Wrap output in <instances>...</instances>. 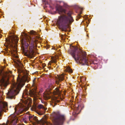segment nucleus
Listing matches in <instances>:
<instances>
[{
  "instance_id": "7ed1b4c3",
  "label": "nucleus",
  "mask_w": 125,
  "mask_h": 125,
  "mask_svg": "<svg viewBox=\"0 0 125 125\" xmlns=\"http://www.w3.org/2000/svg\"><path fill=\"white\" fill-rule=\"evenodd\" d=\"M21 34V39L22 42H23L22 46L23 47V49H28V47H29V48L30 51L29 53L26 54V56L30 58H31L34 56L35 53L34 49L35 48V47H36V45H35V46H34V44L35 43V40H32L30 37V40L28 39V42L24 41L23 42V37H24V36H26L27 35L23 32H22Z\"/></svg>"
},
{
  "instance_id": "c9c22d12",
  "label": "nucleus",
  "mask_w": 125,
  "mask_h": 125,
  "mask_svg": "<svg viewBox=\"0 0 125 125\" xmlns=\"http://www.w3.org/2000/svg\"><path fill=\"white\" fill-rule=\"evenodd\" d=\"M32 94H34V93H33V92H32Z\"/></svg>"
},
{
  "instance_id": "0eeeda50",
  "label": "nucleus",
  "mask_w": 125,
  "mask_h": 125,
  "mask_svg": "<svg viewBox=\"0 0 125 125\" xmlns=\"http://www.w3.org/2000/svg\"><path fill=\"white\" fill-rule=\"evenodd\" d=\"M56 9L58 13L60 15L58 17L57 25L59 29L62 31V7L61 6L57 5L56 7Z\"/></svg>"
},
{
  "instance_id": "ddd939ff",
  "label": "nucleus",
  "mask_w": 125,
  "mask_h": 125,
  "mask_svg": "<svg viewBox=\"0 0 125 125\" xmlns=\"http://www.w3.org/2000/svg\"><path fill=\"white\" fill-rule=\"evenodd\" d=\"M68 99V94L66 93V91H63V101H66Z\"/></svg>"
},
{
  "instance_id": "aec40b11",
  "label": "nucleus",
  "mask_w": 125,
  "mask_h": 125,
  "mask_svg": "<svg viewBox=\"0 0 125 125\" xmlns=\"http://www.w3.org/2000/svg\"><path fill=\"white\" fill-rule=\"evenodd\" d=\"M34 116L33 115H29V120L30 121H31L33 119Z\"/></svg>"
},
{
  "instance_id": "7c9ffc66",
  "label": "nucleus",
  "mask_w": 125,
  "mask_h": 125,
  "mask_svg": "<svg viewBox=\"0 0 125 125\" xmlns=\"http://www.w3.org/2000/svg\"><path fill=\"white\" fill-rule=\"evenodd\" d=\"M38 114L39 115H42V113H38Z\"/></svg>"
},
{
  "instance_id": "473e14b6",
  "label": "nucleus",
  "mask_w": 125,
  "mask_h": 125,
  "mask_svg": "<svg viewBox=\"0 0 125 125\" xmlns=\"http://www.w3.org/2000/svg\"><path fill=\"white\" fill-rule=\"evenodd\" d=\"M64 35H65V34H63V41L64 40V39L63 38Z\"/></svg>"
},
{
  "instance_id": "f03ea898",
  "label": "nucleus",
  "mask_w": 125,
  "mask_h": 125,
  "mask_svg": "<svg viewBox=\"0 0 125 125\" xmlns=\"http://www.w3.org/2000/svg\"><path fill=\"white\" fill-rule=\"evenodd\" d=\"M28 74L24 75L22 78L18 76L17 78V82L13 84V88L9 91L7 94L8 97L10 99H14L16 95L19 93L21 88L22 87L26 82H28L30 78L28 76Z\"/></svg>"
},
{
  "instance_id": "2eb2a0df",
  "label": "nucleus",
  "mask_w": 125,
  "mask_h": 125,
  "mask_svg": "<svg viewBox=\"0 0 125 125\" xmlns=\"http://www.w3.org/2000/svg\"><path fill=\"white\" fill-rule=\"evenodd\" d=\"M17 62H15V63L18 66L19 68H21L23 67L22 64L21 63L20 61L19 60H17Z\"/></svg>"
},
{
  "instance_id": "58836bf2",
  "label": "nucleus",
  "mask_w": 125,
  "mask_h": 125,
  "mask_svg": "<svg viewBox=\"0 0 125 125\" xmlns=\"http://www.w3.org/2000/svg\"><path fill=\"white\" fill-rule=\"evenodd\" d=\"M76 21H77V20H78V19H76Z\"/></svg>"
},
{
  "instance_id": "f8f14e48",
  "label": "nucleus",
  "mask_w": 125,
  "mask_h": 125,
  "mask_svg": "<svg viewBox=\"0 0 125 125\" xmlns=\"http://www.w3.org/2000/svg\"><path fill=\"white\" fill-rule=\"evenodd\" d=\"M7 106V104L6 103L1 102L0 103V113L4 111V109Z\"/></svg>"
},
{
  "instance_id": "5701e85b",
  "label": "nucleus",
  "mask_w": 125,
  "mask_h": 125,
  "mask_svg": "<svg viewBox=\"0 0 125 125\" xmlns=\"http://www.w3.org/2000/svg\"><path fill=\"white\" fill-rule=\"evenodd\" d=\"M43 1L45 2V4H49V1L48 0H42Z\"/></svg>"
},
{
  "instance_id": "4c0bfd02",
  "label": "nucleus",
  "mask_w": 125,
  "mask_h": 125,
  "mask_svg": "<svg viewBox=\"0 0 125 125\" xmlns=\"http://www.w3.org/2000/svg\"><path fill=\"white\" fill-rule=\"evenodd\" d=\"M23 121L24 120V118L23 119Z\"/></svg>"
},
{
  "instance_id": "2f4dec72",
  "label": "nucleus",
  "mask_w": 125,
  "mask_h": 125,
  "mask_svg": "<svg viewBox=\"0 0 125 125\" xmlns=\"http://www.w3.org/2000/svg\"><path fill=\"white\" fill-rule=\"evenodd\" d=\"M56 101L57 103H58L60 102V101L59 100H56Z\"/></svg>"
},
{
  "instance_id": "9d476101",
  "label": "nucleus",
  "mask_w": 125,
  "mask_h": 125,
  "mask_svg": "<svg viewBox=\"0 0 125 125\" xmlns=\"http://www.w3.org/2000/svg\"><path fill=\"white\" fill-rule=\"evenodd\" d=\"M74 106L75 107V109L76 111L74 113L75 115H74V116L75 117L79 113V111H80L83 107V106L82 104H76Z\"/></svg>"
},
{
  "instance_id": "cd10ccee",
  "label": "nucleus",
  "mask_w": 125,
  "mask_h": 125,
  "mask_svg": "<svg viewBox=\"0 0 125 125\" xmlns=\"http://www.w3.org/2000/svg\"><path fill=\"white\" fill-rule=\"evenodd\" d=\"M59 35H60V37H61V42H62V34H61V33H59Z\"/></svg>"
},
{
  "instance_id": "39448f33",
  "label": "nucleus",
  "mask_w": 125,
  "mask_h": 125,
  "mask_svg": "<svg viewBox=\"0 0 125 125\" xmlns=\"http://www.w3.org/2000/svg\"><path fill=\"white\" fill-rule=\"evenodd\" d=\"M72 13V11H70L66 12L65 10L63 9V31H66V29L69 28V25L74 21L71 16Z\"/></svg>"
},
{
  "instance_id": "c85d7f7f",
  "label": "nucleus",
  "mask_w": 125,
  "mask_h": 125,
  "mask_svg": "<svg viewBox=\"0 0 125 125\" xmlns=\"http://www.w3.org/2000/svg\"><path fill=\"white\" fill-rule=\"evenodd\" d=\"M36 79V78H34V79L33 80V85H34V81H35Z\"/></svg>"
},
{
  "instance_id": "ea45409f",
  "label": "nucleus",
  "mask_w": 125,
  "mask_h": 125,
  "mask_svg": "<svg viewBox=\"0 0 125 125\" xmlns=\"http://www.w3.org/2000/svg\"><path fill=\"white\" fill-rule=\"evenodd\" d=\"M64 48L65 49V47L64 46Z\"/></svg>"
},
{
  "instance_id": "e433bc0d",
  "label": "nucleus",
  "mask_w": 125,
  "mask_h": 125,
  "mask_svg": "<svg viewBox=\"0 0 125 125\" xmlns=\"http://www.w3.org/2000/svg\"><path fill=\"white\" fill-rule=\"evenodd\" d=\"M65 106H66L67 105V104H65Z\"/></svg>"
},
{
  "instance_id": "f257e3e1",
  "label": "nucleus",
  "mask_w": 125,
  "mask_h": 125,
  "mask_svg": "<svg viewBox=\"0 0 125 125\" xmlns=\"http://www.w3.org/2000/svg\"><path fill=\"white\" fill-rule=\"evenodd\" d=\"M71 53L72 56L77 62H79L82 65L89 66L90 64H96L97 62L96 60H87L85 55L76 46L70 45Z\"/></svg>"
},
{
  "instance_id": "9b49d317",
  "label": "nucleus",
  "mask_w": 125,
  "mask_h": 125,
  "mask_svg": "<svg viewBox=\"0 0 125 125\" xmlns=\"http://www.w3.org/2000/svg\"><path fill=\"white\" fill-rule=\"evenodd\" d=\"M56 81L55 82L57 84L61 85L60 83L62 80V73L61 74V75H57L55 77Z\"/></svg>"
},
{
  "instance_id": "bb28decb",
  "label": "nucleus",
  "mask_w": 125,
  "mask_h": 125,
  "mask_svg": "<svg viewBox=\"0 0 125 125\" xmlns=\"http://www.w3.org/2000/svg\"><path fill=\"white\" fill-rule=\"evenodd\" d=\"M63 122L64 121H65L66 119V117L65 115H63Z\"/></svg>"
},
{
  "instance_id": "4be33fe9",
  "label": "nucleus",
  "mask_w": 125,
  "mask_h": 125,
  "mask_svg": "<svg viewBox=\"0 0 125 125\" xmlns=\"http://www.w3.org/2000/svg\"><path fill=\"white\" fill-rule=\"evenodd\" d=\"M30 33L32 34L33 35H36L37 34V33L36 32L33 30L31 31H30Z\"/></svg>"
},
{
  "instance_id": "a878e982",
  "label": "nucleus",
  "mask_w": 125,
  "mask_h": 125,
  "mask_svg": "<svg viewBox=\"0 0 125 125\" xmlns=\"http://www.w3.org/2000/svg\"><path fill=\"white\" fill-rule=\"evenodd\" d=\"M82 14V12L81 11L80 14H79L78 15V16H77V18L78 19H79L80 18V17H81V16L80 15V14Z\"/></svg>"
},
{
  "instance_id": "f3484780",
  "label": "nucleus",
  "mask_w": 125,
  "mask_h": 125,
  "mask_svg": "<svg viewBox=\"0 0 125 125\" xmlns=\"http://www.w3.org/2000/svg\"><path fill=\"white\" fill-rule=\"evenodd\" d=\"M37 107L38 109H43L44 111H45L47 109V108L41 104L38 105Z\"/></svg>"
},
{
  "instance_id": "20e7f679",
  "label": "nucleus",
  "mask_w": 125,
  "mask_h": 125,
  "mask_svg": "<svg viewBox=\"0 0 125 125\" xmlns=\"http://www.w3.org/2000/svg\"><path fill=\"white\" fill-rule=\"evenodd\" d=\"M19 40L18 38L13 35L10 36L8 39H6V41L7 42L8 46L11 50V53L14 57L16 58L19 57L16 55L17 52V45Z\"/></svg>"
},
{
  "instance_id": "1a4fd4ad",
  "label": "nucleus",
  "mask_w": 125,
  "mask_h": 125,
  "mask_svg": "<svg viewBox=\"0 0 125 125\" xmlns=\"http://www.w3.org/2000/svg\"><path fill=\"white\" fill-rule=\"evenodd\" d=\"M25 109L26 107L20 103L16 105L15 108V112L17 115L22 113L25 110Z\"/></svg>"
},
{
  "instance_id": "a211bd4d",
  "label": "nucleus",
  "mask_w": 125,
  "mask_h": 125,
  "mask_svg": "<svg viewBox=\"0 0 125 125\" xmlns=\"http://www.w3.org/2000/svg\"><path fill=\"white\" fill-rule=\"evenodd\" d=\"M43 97L45 100H47L50 98V97L48 94H44L43 95Z\"/></svg>"
},
{
  "instance_id": "6e6552de",
  "label": "nucleus",
  "mask_w": 125,
  "mask_h": 125,
  "mask_svg": "<svg viewBox=\"0 0 125 125\" xmlns=\"http://www.w3.org/2000/svg\"><path fill=\"white\" fill-rule=\"evenodd\" d=\"M53 123L54 125H62V115L59 111L55 112L53 115Z\"/></svg>"
},
{
  "instance_id": "4468645a",
  "label": "nucleus",
  "mask_w": 125,
  "mask_h": 125,
  "mask_svg": "<svg viewBox=\"0 0 125 125\" xmlns=\"http://www.w3.org/2000/svg\"><path fill=\"white\" fill-rule=\"evenodd\" d=\"M54 92L55 94H59V95L60 96V97L61 98L60 99L61 101L62 100V99L61 97V92L58 88H56L54 90Z\"/></svg>"
},
{
  "instance_id": "f704fd0d",
  "label": "nucleus",
  "mask_w": 125,
  "mask_h": 125,
  "mask_svg": "<svg viewBox=\"0 0 125 125\" xmlns=\"http://www.w3.org/2000/svg\"><path fill=\"white\" fill-rule=\"evenodd\" d=\"M61 47H62V46H59V48H61Z\"/></svg>"
},
{
  "instance_id": "412c9836",
  "label": "nucleus",
  "mask_w": 125,
  "mask_h": 125,
  "mask_svg": "<svg viewBox=\"0 0 125 125\" xmlns=\"http://www.w3.org/2000/svg\"><path fill=\"white\" fill-rule=\"evenodd\" d=\"M33 120H34L37 123H38L39 122V121L37 118V117L36 116H34Z\"/></svg>"
},
{
  "instance_id": "c756f323",
  "label": "nucleus",
  "mask_w": 125,
  "mask_h": 125,
  "mask_svg": "<svg viewBox=\"0 0 125 125\" xmlns=\"http://www.w3.org/2000/svg\"><path fill=\"white\" fill-rule=\"evenodd\" d=\"M64 75V74L63 73V81L64 79H65V77L66 78L67 77H64L63 76V75Z\"/></svg>"
},
{
  "instance_id": "393cba45",
  "label": "nucleus",
  "mask_w": 125,
  "mask_h": 125,
  "mask_svg": "<svg viewBox=\"0 0 125 125\" xmlns=\"http://www.w3.org/2000/svg\"><path fill=\"white\" fill-rule=\"evenodd\" d=\"M56 62V60H55V59L53 60H52V62L51 61V62H49V64L50 65H51V62H52L55 63V62Z\"/></svg>"
},
{
  "instance_id": "423d86ee",
  "label": "nucleus",
  "mask_w": 125,
  "mask_h": 125,
  "mask_svg": "<svg viewBox=\"0 0 125 125\" xmlns=\"http://www.w3.org/2000/svg\"><path fill=\"white\" fill-rule=\"evenodd\" d=\"M0 73L2 77L0 80V85L1 89H5L8 84L7 81L11 76L12 72L10 71L5 72L3 70H1L0 71Z\"/></svg>"
},
{
  "instance_id": "b1692460",
  "label": "nucleus",
  "mask_w": 125,
  "mask_h": 125,
  "mask_svg": "<svg viewBox=\"0 0 125 125\" xmlns=\"http://www.w3.org/2000/svg\"><path fill=\"white\" fill-rule=\"evenodd\" d=\"M67 6V4L63 2V7H65L66 8Z\"/></svg>"
},
{
  "instance_id": "dca6fc26",
  "label": "nucleus",
  "mask_w": 125,
  "mask_h": 125,
  "mask_svg": "<svg viewBox=\"0 0 125 125\" xmlns=\"http://www.w3.org/2000/svg\"><path fill=\"white\" fill-rule=\"evenodd\" d=\"M64 69H65L64 70V72H69L71 73H72V72L73 71L72 69L70 68L68 66L65 67L64 66Z\"/></svg>"
},
{
  "instance_id": "6ab92c4d",
  "label": "nucleus",
  "mask_w": 125,
  "mask_h": 125,
  "mask_svg": "<svg viewBox=\"0 0 125 125\" xmlns=\"http://www.w3.org/2000/svg\"><path fill=\"white\" fill-rule=\"evenodd\" d=\"M53 87L54 86L52 84H51L49 85L48 89L49 90H51L53 89Z\"/></svg>"
},
{
  "instance_id": "72a5a7b5",
  "label": "nucleus",
  "mask_w": 125,
  "mask_h": 125,
  "mask_svg": "<svg viewBox=\"0 0 125 125\" xmlns=\"http://www.w3.org/2000/svg\"><path fill=\"white\" fill-rule=\"evenodd\" d=\"M61 49H59V50H58V51H60V53H61Z\"/></svg>"
}]
</instances>
